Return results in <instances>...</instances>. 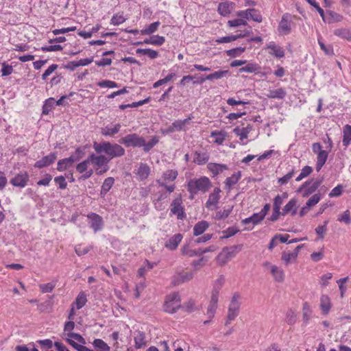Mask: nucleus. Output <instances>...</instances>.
Masks as SVG:
<instances>
[{
	"instance_id": "nucleus-33",
	"label": "nucleus",
	"mask_w": 351,
	"mask_h": 351,
	"mask_svg": "<svg viewBox=\"0 0 351 351\" xmlns=\"http://www.w3.org/2000/svg\"><path fill=\"white\" fill-rule=\"evenodd\" d=\"M286 91L284 88H280L276 90H270L266 96L270 99H282L286 96Z\"/></svg>"
},
{
	"instance_id": "nucleus-39",
	"label": "nucleus",
	"mask_w": 351,
	"mask_h": 351,
	"mask_svg": "<svg viewBox=\"0 0 351 351\" xmlns=\"http://www.w3.org/2000/svg\"><path fill=\"white\" fill-rule=\"evenodd\" d=\"M178 174V173L176 170L168 169L162 173L161 179L164 181L171 182L176 179Z\"/></svg>"
},
{
	"instance_id": "nucleus-54",
	"label": "nucleus",
	"mask_w": 351,
	"mask_h": 351,
	"mask_svg": "<svg viewBox=\"0 0 351 351\" xmlns=\"http://www.w3.org/2000/svg\"><path fill=\"white\" fill-rule=\"evenodd\" d=\"M288 197V194L287 193H284L282 195H278L274 199V208L276 210H280L281 205L283 203V200L287 199Z\"/></svg>"
},
{
	"instance_id": "nucleus-37",
	"label": "nucleus",
	"mask_w": 351,
	"mask_h": 351,
	"mask_svg": "<svg viewBox=\"0 0 351 351\" xmlns=\"http://www.w3.org/2000/svg\"><path fill=\"white\" fill-rule=\"evenodd\" d=\"M218 298L211 295L210 304L207 309V315L210 318L214 317L216 309L217 308Z\"/></svg>"
},
{
	"instance_id": "nucleus-55",
	"label": "nucleus",
	"mask_w": 351,
	"mask_h": 351,
	"mask_svg": "<svg viewBox=\"0 0 351 351\" xmlns=\"http://www.w3.org/2000/svg\"><path fill=\"white\" fill-rule=\"evenodd\" d=\"M92 249V245L84 246L82 244H80L75 246V251L78 256H82L86 254Z\"/></svg>"
},
{
	"instance_id": "nucleus-59",
	"label": "nucleus",
	"mask_w": 351,
	"mask_h": 351,
	"mask_svg": "<svg viewBox=\"0 0 351 351\" xmlns=\"http://www.w3.org/2000/svg\"><path fill=\"white\" fill-rule=\"evenodd\" d=\"M158 143V139L156 136H154L149 142L146 143L144 140V145H142L143 150L148 152Z\"/></svg>"
},
{
	"instance_id": "nucleus-47",
	"label": "nucleus",
	"mask_w": 351,
	"mask_h": 351,
	"mask_svg": "<svg viewBox=\"0 0 351 351\" xmlns=\"http://www.w3.org/2000/svg\"><path fill=\"white\" fill-rule=\"evenodd\" d=\"M229 71H217L210 74H208L206 76V79L207 80H219L226 77L228 75Z\"/></svg>"
},
{
	"instance_id": "nucleus-56",
	"label": "nucleus",
	"mask_w": 351,
	"mask_h": 351,
	"mask_svg": "<svg viewBox=\"0 0 351 351\" xmlns=\"http://www.w3.org/2000/svg\"><path fill=\"white\" fill-rule=\"evenodd\" d=\"M245 50V47H239L226 51V54L230 57H238Z\"/></svg>"
},
{
	"instance_id": "nucleus-25",
	"label": "nucleus",
	"mask_w": 351,
	"mask_h": 351,
	"mask_svg": "<svg viewBox=\"0 0 351 351\" xmlns=\"http://www.w3.org/2000/svg\"><path fill=\"white\" fill-rule=\"evenodd\" d=\"M331 308L330 298L326 295H322L320 298V308L324 315H327Z\"/></svg>"
},
{
	"instance_id": "nucleus-57",
	"label": "nucleus",
	"mask_w": 351,
	"mask_h": 351,
	"mask_svg": "<svg viewBox=\"0 0 351 351\" xmlns=\"http://www.w3.org/2000/svg\"><path fill=\"white\" fill-rule=\"evenodd\" d=\"M175 75H176V74L173 73H171L168 74L165 78L159 80L157 82H156L153 84V87L156 88L159 87L160 86H162V85L167 83L168 82L172 80L173 78L175 77Z\"/></svg>"
},
{
	"instance_id": "nucleus-53",
	"label": "nucleus",
	"mask_w": 351,
	"mask_h": 351,
	"mask_svg": "<svg viewBox=\"0 0 351 351\" xmlns=\"http://www.w3.org/2000/svg\"><path fill=\"white\" fill-rule=\"evenodd\" d=\"M313 172V169L310 166H305L302 168L299 176L295 178V181L300 182L304 178L308 176Z\"/></svg>"
},
{
	"instance_id": "nucleus-10",
	"label": "nucleus",
	"mask_w": 351,
	"mask_h": 351,
	"mask_svg": "<svg viewBox=\"0 0 351 351\" xmlns=\"http://www.w3.org/2000/svg\"><path fill=\"white\" fill-rule=\"evenodd\" d=\"M238 252V247L236 245L224 247L217 256V260L220 265H224L234 258Z\"/></svg>"
},
{
	"instance_id": "nucleus-34",
	"label": "nucleus",
	"mask_w": 351,
	"mask_h": 351,
	"mask_svg": "<svg viewBox=\"0 0 351 351\" xmlns=\"http://www.w3.org/2000/svg\"><path fill=\"white\" fill-rule=\"evenodd\" d=\"M209 160V156L206 152H195L193 157V162L197 165H204Z\"/></svg>"
},
{
	"instance_id": "nucleus-18",
	"label": "nucleus",
	"mask_w": 351,
	"mask_h": 351,
	"mask_svg": "<svg viewBox=\"0 0 351 351\" xmlns=\"http://www.w3.org/2000/svg\"><path fill=\"white\" fill-rule=\"evenodd\" d=\"M57 158L56 153H51L48 156L42 158L40 160L36 162L34 167L36 168H43L53 164Z\"/></svg>"
},
{
	"instance_id": "nucleus-41",
	"label": "nucleus",
	"mask_w": 351,
	"mask_h": 351,
	"mask_svg": "<svg viewBox=\"0 0 351 351\" xmlns=\"http://www.w3.org/2000/svg\"><path fill=\"white\" fill-rule=\"evenodd\" d=\"M265 217L262 215L260 212L253 214L251 217L246 218L242 221L244 224L252 223L253 225H256L260 223Z\"/></svg>"
},
{
	"instance_id": "nucleus-21",
	"label": "nucleus",
	"mask_w": 351,
	"mask_h": 351,
	"mask_svg": "<svg viewBox=\"0 0 351 351\" xmlns=\"http://www.w3.org/2000/svg\"><path fill=\"white\" fill-rule=\"evenodd\" d=\"M182 238V235L180 233L174 234L166 242L165 247L171 250H176Z\"/></svg>"
},
{
	"instance_id": "nucleus-38",
	"label": "nucleus",
	"mask_w": 351,
	"mask_h": 351,
	"mask_svg": "<svg viewBox=\"0 0 351 351\" xmlns=\"http://www.w3.org/2000/svg\"><path fill=\"white\" fill-rule=\"evenodd\" d=\"M211 137H214V143L217 145H222L226 137V132L225 131H213L210 134Z\"/></svg>"
},
{
	"instance_id": "nucleus-42",
	"label": "nucleus",
	"mask_w": 351,
	"mask_h": 351,
	"mask_svg": "<svg viewBox=\"0 0 351 351\" xmlns=\"http://www.w3.org/2000/svg\"><path fill=\"white\" fill-rule=\"evenodd\" d=\"M136 53L139 55L147 56L151 59H155L159 56L157 51L151 49H137Z\"/></svg>"
},
{
	"instance_id": "nucleus-14",
	"label": "nucleus",
	"mask_w": 351,
	"mask_h": 351,
	"mask_svg": "<svg viewBox=\"0 0 351 351\" xmlns=\"http://www.w3.org/2000/svg\"><path fill=\"white\" fill-rule=\"evenodd\" d=\"M29 175L27 172H21L10 179V182L14 186L24 188L29 181Z\"/></svg>"
},
{
	"instance_id": "nucleus-20",
	"label": "nucleus",
	"mask_w": 351,
	"mask_h": 351,
	"mask_svg": "<svg viewBox=\"0 0 351 351\" xmlns=\"http://www.w3.org/2000/svg\"><path fill=\"white\" fill-rule=\"evenodd\" d=\"M253 127L250 124H248L246 127H236L233 129V133L239 136V139L241 141H243L244 139H246L248 136L250 132L252 130Z\"/></svg>"
},
{
	"instance_id": "nucleus-44",
	"label": "nucleus",
	"mask_w": 351,
	"mask_h": 351,
	"mask_svg": "<svg viewBox=\"0 0 351 351\" xmlns=\"http://www.w3.org/2000/svg\"><path fill=\"white\" fill-rule=\"evenodd\" d=\"M87 302L86 295L84 292H80L72 306L75 305L77 309L82 308Z\"/></svg>"
},
{
	"instance_id": "nucleus-16",
	"label": "nucleus",
	"mask_w": 351,
	"mask_h": 351,
	"mask_svg": "<svg viewBox=\"0 0 351 351\" xmlns=\"http://www.w3.org/2000/svg\"><path fill=\"white\" fill-rule=\"evenodd\" d=\"M193 274L189 271H182L175 274L172 278L171 283L174 286H178L193 278Z\"/></svg>"
},
{
	"instance_id": "nucleus-64",
	"label": "nucleus",
	"mask_w": 351,
	"mask_h": 351,
	"mask_svg": "<svg viewBox=\"0 0 351 351\" xmlns=\"http://www.w3.org/2000/svg\"><path fill=\"white\" fill-rule=\"evenodd\" d=\"M321 199V195L319 193L314 194L306 202V208H310L317 204Z\"/></svg>"
},
{
	"instance_id": "nucleus-50",
	"label": "nucleus",
	"mask_w": 351,
	"mask_h": 351,
	"mask_svg": "<svg viewBox=\"0 0 351 351\" xmlns=\"http://www.w3.org/2000/svg\"><path fill=\"white\" fill-rule=\"evenodd\" d=\"M285 322L288 325H293L297 321V315L294 311L289 309L287 311L285 318Z\"/></svg>"
},
{
	"instance_id": "nucleus-52",
	"label": "nucleus",
	"mask_w": 351,
	"mask_h": 351,
	"mask_svg": "<svg viewBox=\"0 0 351 351\" xmlns=\"http://www.w3.org/2000/svg\"><path fill=\"white\" fill-rule=\"evenodd\" d=\"M232 207H228L223 210H219L216 213L215 219L217 220L224 219L227 218L232 212Z\"/></svg>"
},
{
	"instance_id": "nucleus-22",
	"label": "nucleus",
	"mask_w": 351,
	"mask_h": 351,
	"mask_svg": "<svg viewBox=\"0 0 351 351\" xmlns=\"http://www.w3.org/2000/svg\"><path fill=\"white\" fill-rule=\"evenodd\" d=\"M134 343L136 349L141 348L146 346L147 341L145 334L142 331H136L134 332Z\"/></svg>"
},
{
	"instance_id": "nucleus-46",
	"label": "nucleus",
	"mask_w": 351,
	"mask_h": 351,
	"mask_svg": "<svg viewBox=\"0 0 351 351\" xmlns=\"http://www.w3.org/2000/svg\"><path fill=\"white\" fill-rule=\"evenodd\" d=\"M261 67L258 64L256 63H249L246 64L245 66H243L239 69V72H246V73H256L258 72Z\"/></svg>"
},
{
	"instance_id": "nucleus-24",
	"label": "nucleus",
	"mask_w": 351,
	"mask_h": 351,
	"mask_svg": "<svg viewBox=\"0 0 351 351\" xmlns=\"http://www.w3.org/2000/svg\"><path fill=\"white\" fill-rule=\"evenodd\" d=\"M114 184V179L112 177H108L104 180L100 191V195L101 197H104L106 196V195L111 189Z\"/></svg>"
},
{
	"instance_id": "nucleus-35",
	"label": "nucleus",
	"mask_w": 351,
	"mask_h": 351,
	"mask_svg": "<svg viewBox=\"0 0 351 351\" xmlns=\"http://www.w3.org/2000/svg\"><path fill=\"white\" fill-rule=\"evenodd\" d=\"M342 143L345 147L351 143V125H346L343 127Z\"/></svg>"
},
{
	"instance_id": "nucleus-49",
	"label": "nucleus",
	"mask_w": 351,
	"mask_h": 351,
	"mask_svg": "<svg viewBox=\"0 0 351 351\" xmlns=\"http://www.w3.org/2000/svg\"><path fill=\"white\" fill-rule=\"evenodd\" d=\"M160 24V23L159 21H156V22L151 23L146 28H145L141 31V34L150 35V34L154 33L155 32L157 31Z\"/></svg>"
},
{
	"instance_id": "nucleus-19",
	"label": "nucleus",
	"mask_w": 351,
	"mask_h": 351,
	"mask_svg": "<svg viewBox=\"0 0 351 351\" xmlns=\"http://www.w3.org/2000/svg\"><path fill=\"white\" fill-rule=\"evenodd\" d=\"M301 246L298 245L293 252H283L282 253V260L284 261L285 265H289L291 263H293L296 261V258L298 255L299 250L300 249Z\"/></svg>"
},
{
	"instance_id": "nucleus-1",
	"label": "nucleus",
	"mask_w": 351,
	"mask_h": 351,
	"mask_svg": "<svg viewBox=\"0 0 351 351\" xmlns=\"http://www.w3.org/2000/svg\"><path fill=\"white\" fill-rule=\"evenodd\" d=\"M93 147L97 154H106V156L110 158V160L114 158L121 157L125 154V149L122 146L109 141L94 142Z\"/></svg>"
},
{
	"instance_id": "nucleus-48",
	"label": "nucleus",
	"mask_w": 351,
	"mask_h": 351,
	"mask_svg": "<svg viewBox=\"0 0 351 351\" xmlns=\"http://www.w3.org/2000/svg\"><path fill=\"white\" fill-rule=\"evenodd\" d=\"M93 346L99 351H110V346L102 339H96L93 342Z\"/></svg>"
},
{
	"instance_id": "nucleus-5",
	"label": "nucleus",
	"mask_w": 351,
	"mask_h": 351,
	"mask_svg": "<svg viewBox=\"0 0 351 351\" xmlns=\"http://www.w3.org/2000/svg\"><path fill=\"white\" fill-rule=\"evenodd\" d=\"M181 306L180 295L177 293H173L167 296L164 304L165 311L173 313Z\"/></svg>"
},
{
	"instance_id": "nucleus-30",
	"label": "nucleus",
	"mask_w": 351,
	"mask_h": 351,
	"mask_svg": "<svg viewBox=\"0 0 351 351\" xmlns=\"http://www.w3.org/2000/svg\"><path fill=\"white\" fill-rule=\"evenodd\" d=\"M328 156V152L326 150L321 152L320 153H318V154H317V162L315 165L317 171H320L322 167L326 163Z\"/></svg>"
},
{
	"instance_id": "nucleus-61",
	"label": "nucleus",
	"mask_w": 351,
	"mask_h": 351,
	"mask_svg": "<svg viewBox=\"0 0 351 351\" xmlns=\"http://www.w3.org/2000/svg\"><path fill=\"white\" fill-rule=\"evenodd\" d=\"M65 335L66 336V338L72 339L82 344H86L85 339L80 334L75 332H67Z\"/></svg>"
},
{
	"instance_id": "nucleus-43",
	"label": "nucleus",
	"mask_w": 351,
	"mask_h": 351,
	"mask_svg": "<svg viewBox=\"0 0 351 351\" xmlns=\"http://www.w3.org/2000/svg\"><path fill=\"white\" fill-rule=\"evenodd\" d=\"M192 117H189L187 119H185L184 120H176L172 123V130H184L185 125H189L190 123V121L191 120Z\"/></svg>"
},
{
	"instance_id": "nucleus-29",
	"label": "nucleus",
	"mask_w": 351,
	"mask_h": 351,
	"mask_svg": "<svg viewBox=\"0 0 351 351\" xmlns=\"http://www.w3.org/2000/svg\"><path fill=\"white\" fill-rule=\"evenodd\" d=\"M209 227V223L206 221L197 222L193 227V234L199 236L203 234Z\"/></svg>"
},
{
	"instance_id": "nucleus-45",
	"label": "nucleus",
	"mask_w": 351,
	"mask_h": 351,
	"mask_svg": "<svg viewBox=\"0 0 351 351\" xmlns=\"http://www.w3.org/2000/svg\"><path fill=\"white\" fill-rule=\"evenodd\" d=\"M334 34L343 39L351 41V32L348 29H337L334 31Z\"/></svg>"
},
{
	"instance_id": "nucleus-2",
	"label": "nucleus",
	"mask_w": 351,
	"mask_h": 351,
	"mask_svg": "<svg viewBox=\"0 0 351 351\" xmlns=\"http://www.w3.org/2000/svg\"><path fill=\"white\" fill-rule=\"evenodd\" d=\"M211 186L212 182L206 176L190 180L187 183V191L190 193V199H193L198 193H206Z\"/></svg>"
},
{
	"instance_id": "nucleus-40",
	"label": "nucleus",
	"mask_w": 351,
	"mask_h": 351,
	"mask_svg": "<svg viewBox=\"0 0 351 351\" xmlns=\"http://www.w3.org/2000/svg\"><path fill=\"white\" fill-rule=\"evenodd\" d=\"M232 4V3L228 2L219 3L217 9L219 13L223 16H228L231 12Z\"/></svg>"
},
{
	"instance_id": "nucleus-62",
	"label": "nucleus",
	"mask_w": 351,
	"mask_h": 351,
	"mask_svg": "<svg viewBox=\"0 0 351 351\" xmlns=\"http://www.w3.org/2000/svg\"><path fill=\"white\" fill-rule=\"evenodd\" d=\"M55 287H56V283L53 282L46 283V284H40L39 285V288H40L41 292L43 293L52 292V291L53 290Z\"/></svg>"
},
{
	"instance_id": "nucleus-6",
	"label": "nucleus",
	"mask_w": 351,
	"mask_h": 351,
	"mask_svg": "<svg viewBox=\"0 0 351 351\" xmlns=\"http://www.w3.org/2000/svg\"><path fill=\"white\" fill-rule=\"evenodd\" d=\"M289 13H285L282 15L281 21L278 27V32L280 35H288L291 33L293 26V18Z\"/></svg>"
},
{
	"instance_id": "nucleus-17",
	"label": "nucleus",
	"mask_w": 351,
	"mask_h": 351,
	"mask_svg": "<svg viewBox=\"0 0 351 351\" xmlns=\"http://www.w3.org/2000/svg\"><path fill=\"white\" fill-rule=\"evenodd\" d=\"M151 169L149 166L143 162L139 163L138 166L135 169L134 173L137 176L138 180L141 181L145 180L149 176Z\"/></svg>"
},
{
	"instance_id": "nucleus-11",
	"label": "nucleus",
	"mask_w": 351,
	"mask_h": 351,
	"mask_svg": "<svg viewBox=\"0 0 351 351\" xmlns=\"http://www.w3.org/2000/svg\"><path fill=\"white\" fill-rule=\"evenodd\" d=\"M88 219V223L89 227L92 228L94 232L99 231L102 229L104 226V221L102 217L95 213H90L87 215Z\"/></svg>"
},
{
	"instance_id": "nucleus-3",
	"label": "nucleus",
	"mask_w": 351,
	"mask_h": 351,
	"mask_svg": "<svg viewBox=\"0 0 351 351\" xmlns=\"http://www.w3.org/2000/svg\"><path fill=\"white\" fill-rule=\"evenodd\" d=\"M90 163L95 167L97 175H103L109 170L108 163L110 158L101 154L96 155L92 154L90 155Z\"/></svg>"
},
{
	"instance_id": "nucleus-26",
	"label": "nucleus",
	"mask_w": 351,
	"mask_h": 351,
	"mask_svg": "<svg viewBox=\"0 0 351 351\" xmlns=\"http://www.w3.org/2000/svg\"><path fill=\"white\" fill-rule=\"evenodd\" d=\"M296 205L297 200L295 199H291L283 208L281 215L285 216L289 213H291L292 215L296 214Z\"/></svg>"
},
{
	"instance_id": "nucleus-13",
	"label": "nucleus",
	"mask_w": 351,
	"mask_h": 351,
	"mask_svg": "<svg viewBox=\"0 0 351 351\" xmlns=\"http://www.w3.org/2000/svg\"><path fill=\"white\" fill-rule=\"evenodd\" d=\"M89 163H90V156L86 160L82 161L76 166L77 171L80 173H83L80 177L81 180H85L90 178L93 175V170L91 169L89 170L88 169V165Z\"/></svg>"
},
{
	"instance_id": "nucleus-9",
	"label": "nucleus",
	"mask_w": 351,
	"mask_h": 351,
	"mask_svg": "<svg viewBox=\"0 0 351 351\" xmlns=\"http://www.w3.org/2000/svg\"><path fill=\"white\" fill-rule=\"evenodd\" d=\"M170 215H176L178 219H184L186 215L182 206V199L180 195L175 198L170 205Z\"/></svg>"
},
{
	"instance_id": "nucleus-15",
	"label": "nucleus",
	"mask_w": 351,
	"mask_h": 351,
	"mask_svg": "<svg viewBox=\"0 0 351 351\" xmlns=\"http://www.w3.org/2000/svg\"><path fill=\"white\" fill-rule=\"evenodd\" d=\"M221 193V189L219 188H215L213 191L209 195L208 199L206 202V207L209 210H214L217 208V204L219 203V199L221 197L219 193Z\"/></svg>"
},
{
	"instance_id": "nucleus-32",
	"label": "nucleus",
	"mask_w": 351,
	"mask_h": 351,
	"mask_svg": "<svg viewBox=\"0 0 351 351\" xmlns=\"http://www.w3.org/2000/svg\"><path fill=\"white\" fill-rule=\"evenodd\" d=\"M241 177V173L240 171L236 172L233 173L230 177H228L226 179L225 184L226 187L229 190L235 185Z\"/></svg>"
},
{
	"instance_id": "nucleus-4",
	"label": "nucleus",
	"mask_w": 351,
	"mask_h": 351,
	"mask_svg": "<svg viewBox=\"0 0 351 351\" xmlns=\"http://www.w3.org/2000/svg\"><path fill=\"white\" fill-rule=\"evenodd\" d=\"M241 295L236 293L233 295L228 306V315L225 324L227 326L231 323L239 315L241 302Z\"/></svg>"
},
{
	"instance_id": "nucleus-27",
	"label": "nucleus",
	"mask_w": 351,
	"mask_h": 351,
	"mask_svg": "<svg viewBox=\"0 0 351 351\" xmlns=\"http://www.w3.org/2000/svg\"><path fill=\"white\" fill-rule=\"evenodd\" d=\"M207 167L215 176H217L222 173L224 170L228 169L227 165L214 162L208 163Z\"/></svg>"
},
{
	"instance_id": "nucleus-31",
	"label": "nucleus",
	"mask_w": 351,
	"mask_h": 351,
	"mask_svg": "<svg viewBox=\"0 0 351 351\" xmlns=\"http://www.w3.org/2000/svg\"><path fill=\"white\" fill-rule=\"evenodd\" d=\"M225 283V278L223 276H219L213 284V289L211 295L219 298V291Z\"/></svg>"
},
{
	"instance_id": "nucleus-58",
	"label": "nucleus",
	"mask_w": 351,
	"mask_h": 351,
	"mask_svg": "<svg viewBox=\"0 0 351 351\" xmlns=\"http://www.w3.org/2000/svg\"><path fill=\"white\" fill-rule=\"evenodd\" d=\"M71 167H72V165L70 163L69 160L66 158L60 160L58 162L57 170L59 171H62Z\"/></svg>"
},
{
	"instance_id": "nucleus-36",
	"label": "nucleus",
	"mask_w": 351,
	"mask_h": 351,
	"mask_svg": "<svg viewBox=\"0 0 351 351\" xmlns=\"http://www.w3.org/2000/svg\"><path fill=\"white\" fill-rule=\"evenodd\" d=\"M267 48L271 49L269 53L278 58H281L285 56V51L283 49L274 43H270L267 46Z\"/></svg>"
},
{
	"instance_id": "nucleus-63",
	"label": "nucleus",
	"mask_w": 351,
	"mask_h": 351,
	"mask_svg": "<svg viewBox=\"0 0 351 351\" xmlns=\"http://www.w3.org/2000/svg\"><path fill=\"white\" fill-rule=\"evenodd\" d=\"M97 85L101 88H112L118 87V84L115 82L108 80L100 81L97 83Z\"/></svg>"
},
{
	"instance_id": "nucleus-23",
	"label": "nucleus",
	"mask_w": 351,
	"mask_h": 351,
	"mask_svg": "<svg viewBox=\"0 0 351 351\" xmlns=\"http://www.w3.org/2000/svg\"><path fill=\"white\" fill-rule=\"evenodd\" d=\"M121 128L120 123H117L113 126L107 125L101 129V134L106 136H112L117 134Z\"/></svg>"
},
{
	"instance_id": "nucleus-60",
	"label": "nucleus",
	"mask_w": 351,
	"mask_h": 351,
	"mask_svg": "<svg viewBox=\"0 0 351 351\" xmlns=\"http://www.w3.org/2000/svg\"><path fill=\"white\" fill-rule=\"evenodd\" d=\"M228 26L231 27H239V26H241V25H247V21L243 19H241V17L239 18V19H233V20H230L228 21Z\"/></svg>"
},
{
	"instance_id": "nucleus-8",
	"label": "nucleus",
	"mask_w": 351,
	"mask_h": 351,
	"mask_svg": "<svg viewBox=\"0 0 351 351\" xmlns=\"http://www.w3.org/2000/svg\"><path fill=\"white\" fill-rule=\"evenodd\" d=\"M323 182V178H318L311 180V181L305 182L298 189L299 192L302 193L303 197H308L311 194L315 192L317 188L321 185Z\"/></svg>"
},
{
	"instance_id": "nucleus-12",
	"label": "nucleus",
	"mask_w": 351,
	"mask_h": 351,
	"mask_svg": "<svg viewBox=\"0 0 351 351\" xmlns=\"http://www.w3.org/2000/svg\"><path fill=\"white\" fill-rule=\"evenodd\" d=\"M263 266L268 269L276 282H281L284 280L285 273L282 268L272 265L269 262H265Z\"/></svg>"
},
{
	"instance_id": "nucleus-28",
	"label": "nucleus",
	"mask_w": 351,
	"mask_h": 351,
	"mask_svg": "<svg viewBox=\"0 0 351 351\" xmlns=\"http://www.w3.org/2000/svg\"><path fill=\"white\" fill-rule=\"evenodd\" d=\"M312 316L311 307L308 302H304L302 306V320L305 325H307Z\"/></svg>"
},
{
	"instance_id": "nucleus-51",
	"label": "nucleus",
	"mask_w": 351,
	"mask_h": 351,
	"mask_svg": "<svg viewBox=\"0 0 351 351\" xmlns=\"http://www.w3.org/2000/svg\"><path fill=\"white\" fill-rule=\"evenodd\" d=\"M126 21L122 13H117L114 14L110 20V24L113 25H119Z\"/></svg>"
},
{
	"instance_id": "nucleus-7",
	"label": "nucleus",
	"mask_w": 351,
	"mask_h": 351,
	"mask_svg": "<svg viewBox=\"0 0 351 351\" xmlns=\"http://www.w3.org/2000/svg\"><path fill=\"white\" fill-rule=\"evenodd\" d=\"M119 143L128 147H142V145H144V138L136 133H133L121 138L119 140Z\"/></svg>"
}]
</instances>
